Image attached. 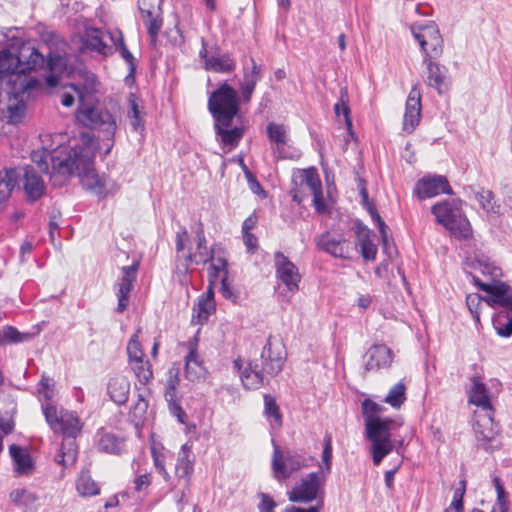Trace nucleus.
Returning <instances> with one entry per match:
<instances>
[{"mask_svg": "<svg viewBox=\"0 0 512 512\" xmlns=\"http://www.w3.org/2000/svg\"><path fill=\"white\" fill-rule=\"evenodd\" d=\"M236 68V63L228 54L212 55L205 61V69L217 73H230Z\"/></svg>", "mask_w": 512, "mask_h": 512, "instance_id": "41", "label": "nucleus"}, {"mask_svg": "<svg viewBox=\"0 0 512 512\" xmlns=\"http://www.w3.org/2000/svg\"><path fill=\"white\" fill-rule=\"evenodd\" d=\"M147 14L150 17L148 24H147V30H148L151 40L154 42L158 36V33H159L161 27H162V20L157 17H152V13L150 11H148Z\"/></svg>", "mask_w": 512, "mask_h": 512, "instance_id": "60", "label": "nucleus"}, {"mask_svg": "<svg viewBox=\"0 0 512 512\" xmlns=\"http://www.w3.org/2000/svg\"><path fill=\"white\" fill-rule=\"evenodd\" d=\"M261 502L259 503L260 512H273L276 506L275 501L267 494L262 493Z\"/></svg>", "mask_w": 512, "mask_h": 512, "instance_id": "64", "label": "nucleus"}, {"mask_svg": "<svg viewBox=\"0 0 512 512\" xmlns=\"http://www.w3.org/2000/svg\"><path fill=\"white\" fill-rule=\"evenodd\" d=\"M421 117V91L419 83L412 86L405 105L403 131L411 134L419 125Z\"/></svg>", "mask_w": 512, "mask_h": 512, "instance_id": "20", "label": "nucleus"}, {"mask_svg": "<svg viewBox=\"0 0 512 512\" xmlns=\"http://www.w3.org/2000/svg\"><path fill=\"white\" fill-rule=\"evenodd\" d=\"M349 94L348 89L343 87L340 89V98L339 102L334 105V111L337 116L343 114L345 123L348 131L352 134V120L350 117V108H349Z\"/></svg>", "mask_w": 512, "mask_h": 512, "instance_id": "51", "label": "nucleus"}, {"mask_svg": "<svg viewBox=\"0 0 512 512\" xmlns=\"http://www.w3.org/2000/svg\"><path fill=\"white\" fill-rule=\"evenodd\" d=\"M134 490L137 492H143L148 489L151 485V476L148 473L139 475L135 478L134 482Z\"/></svg>", "mask_w": 512, "mask_h": 512, "instance_id": "63", "label": "nucleus"}, {"mask_svg": "<svg viewBox=\"0 0 512 512\" xmlns=\"http://www.w3.org/2000/svg\"><path fill=\"white\" fill-rule=\"evenodd\" d=\"M306 190L313 196V204L318 212L325 210V203L322 194V183L319 175L314 168L303 170L300 175L299 188H293L291 190V196L293 201L298 204L302 203L305 197L308 195Z\"/></svg>", "mask_w": 512, "mask_h": 512, "instance_id": "10", "label": "nucleus"}, {"mask_svg": "<svg viewBox=\"0 0 512 512\" xmlns=\"http://www.w3.org/2000/svg\"><path fill=\"white\" fill-rule=\"evenodd\" d=\"M492 481L497 494L495 505L509 508V496L501 482V479L498 476H494Z\"/></svg>", "mask_w": 512, "mask_h": 512, "instance_id": "58", "label": "nucleus"}, {"mask_svg": "<svg viewBox=\"0 0 512 512\" xmlns=\"http://www.w3.org/2000/svg\"><path fill=\"white\" fill-rule=\"evenodd\" d=\"M466 273L468 269L479 271L484 276H489L492 281H498L502 276V270L491 259L483 254H477L473 258H467L464 263ZM469 276V274H467Z\"/></svg>", "mask_w": 512, "mask_h": 512, "instance_id": "26", "label": "nucleus"}, {"mask_svg": "<svg viewBox=\"0 0 512 512\" xmlns=\"http://www.w3.org/2000/svg\"><path fill=\"white\" fill-rule=\"evenodd\" d=\"M208 110L213 120L235 118L239 112V99L236 90L223 82L208 98Z\"/></svg>", "mask_w": 512, "mask_h": 512, "instance_id": "7", "label": "nucleus"}, {"mask_svg": "<svg viewBox=\"0 0 512 512\" xmlns=\"http://www.w3.org/2000/svg\"><path fill=\"white\" fill-rule=\"evenodd\" d=\"M20 175V171L16 168H4L0 171V204L10 198Z\"/></svg>", "mask_w": 512, "mask_h": 512, "instance_id": "36", "label": "nucleus"}, {"mask_svg": "<svg viewBox=\"0 0 512 512\" xmlns=\"http://www.w3.org/2000/svg\"><path fill=\"white\" fill-rule=\"evenodd\" d=\"M286 358L287 353L282 340L269 336L261 352L263 370L270 376H276L282 371Z\"/></svg>", "mask_w": 512, "mask_h": 512, "instance_id": "12", "label": "nucleus"}, {"mask_svg": "<svg viewBox=\"0 0 512 512\" xmlns=\"http://www.w3.org/2000/svg\"><path fill=\"white\" fill-rule=\"evenodd\" d=\"M325 481L326 478L320 473H309L288 492V498L291 502H311L317 499L318 493Z\"/></svg>", "mask_w": 512, "mask_h": 512, "instance_id": "13", "label": "nucleus"}, {"mask_svg": "<svg viewBox=\"0 0 512 512\" xmlns=\"http://www.w3.org/2000/svg\"><path fill=\"white\" fill-rule=\"evenodd\" d=\"M434 58L424 57L423 63L427 68L426 83L435 88L440 94L443 93V86L445 84V74L440 65L433 61Z\"/></svg>", "mask_w": 512, "mask_h": 512, "instance_id": "38", "label": "nucleus"}, {"mask_svg": "<svg viewBox=\"0 0 512 512\" xmlns=\"http://www.w3.org/2000/svg\"><path fill=\"white\" fill-rule=\"evenodd\" d=\"M81 50L95 52L104 57H108L114 52L113 48L103 41L102 31L95 27L85 29L81 40Z\"/></svg>", "mask_w": 512, "mask_h": 512, "instance_id": "24", "label": "nucleus"}, {"mask_svg": "<svg viewBox=\"0 0 512 512\" xmlns=\"http://www.w3.org/2000/svg\"><path fill=\"white\" fill-rule=\"evenodd\" d=\"M468 396L470 403L482 408L486 414L491 413L492 407L488 390L480 377L474 376L471 378V387Z\"/></svg>", "mask_w": 512, "mask_h": 512, "instance_id": "29", "label": "nucleus"}, {"mask_svg": "<svg viewBox=\"0 0 512 512\" xmlns=\"http://www.w3.org/2000/svg\"><path fill=\"white\" fill-rule=\"evenodd\" d=\"M406 400V385L403 381H399L391 387L384 402L391 405L393 408H400Z\"/></svg>", "mask_w": 512, "mask_h": 512, "instance_id": "52", "label": "nucleus"}, {"mask_svg": "<svg viewBox=\"0 0 512 512\" xmlns=\"http://www.w3.org/2000/svg\"><path fill=\"white\" fill-rule=\"evenodd\" d=\"M246 180L248 182L250 190L259 196L266 197V193L263 190L261 184L258 182L254 174L250 170H246Z\"/></svg>", "mask_w": 512, "mask_h": 512, "instance_id": "61", "label": "nucleus"}, {"mask_svg": "<svg viewBox=\"0 0 512 512\" xmlns=\"http://www.w3.org/2000/svg\"><path fill=\"white\" fill-rule=\"evenodd\" d=\"M266 130L269 140L276 144V151L282 157V149L288 142L286 127L283 124L271 122L267 125Z\"/></svg>", "mask_w": 512, "mask_h": 512, "instance_id": "45", "label": "nucleus"}, {"mask_svg": "<svg viewBox=\"0 0 512 512\" xmlns=\"http://www.w3.org/2000/svg\"><path fill=\"white\" fill-rule=\"evenodd\" d=\"M23 172V189L31 202L38 200L45 192V184L35 168L26 166Z\"/></svg>", "mask_w": 512, "mask_h": 512, "instance_id": "27", "label": "nucleus"}, {"mask_svg": "<svg viewBox=\"0 0 512 512\" xmlns=\"http://www.w3.org/2000/svg\"><path fill=\"white\" fill-rule=\"evenodd\" d=\"M139 331L134 333L127 344V355H128V363L132 361H136L139 359L146 358L145 353L141 347V344L138 339Z\"/></svg>", "mask_w": 512, "mask_h": 512, "instance_id": "56", "label": "nucleus"}, {"mask_svg": "<svg viewBox=\"0 0 512 512\" xmlns=\"http://www.w3.org/2000/svg\"><path fill=\"white\" fill-rule=\"evenodd\" d=\"M475 435L478 445L485 451H494L500 446L498 433L493 428V418L491 413H487L482 420L475 424Z\"/></svg>", "mask_w": 512, "mask_h": 512, "instance_id": "21", "label": "nucleus"}, {"mask_svg": "<svg viewBox=\"0 0 512 512\" xmlns=\"http://www.w3.org/2000/svg\"><path fill=\"white\" fill-rule=\"evenodd\" d=\"M373 233L365 226L359 225L356 230V237L361 249V255L365 260L374 261L377 256V246L372 240Z\"/></svg>", "mask_w": 512, "mask_h": 512, "instance_id": "33", "label": "nucleus"}, {"mask_svg": "<svg viewBox=\"0 0 512 512\" xmlns=\"http://www.w3.org/2000/svg\"><path fill=\"white\" fill-rule=\"evenodd\" d=\"M98 80L94 74L85 76L84 81L79 85H72L78 95L79 105L93 104L98 102L96 94L98 92Z\"/></svg>", "mask_w": 512, "mask_h": 512, "instance_id": "30", "label": "nucleus"}, {"mask_svg": "<svg viewBox=\"0 0 512 512\" xmlns=\"http://www.w3.org/2000/svg\"><path fill=\"white\" fill-rule=\"evenodd\" d=\"M366 371H377L388 368L393 361V354L389 347L383 344L373 345L366 352Z\"/></svg>", "mask_w": 512, "mask_h": 512, "instance_id": "25", "label": "nucleus"}, {"mask_svg": "<svg viewBox=\"0 0 512 512\" xmlns=\"http://www.w3.org/2000/svg\"><path fill=\"white\" fill-rule=\"evenodd\" d=\"M138 266V262H134L129 266L121 268L122 276L115 284L118 299L116 311L118 313H122L129 305V296L136 281Z\"/></svg>", "mask_w": 512, "mask_h": 512, "instance_id": "18", "label": "nucleus"}, {"mask_svg": "<svg viewBox=\"0 0 512 512\" xmlns=\"http://www.w3.org/2000/svg\"><path fill=\"white\" fill-rule=\"evenodd\" d=\"M42 411L50 428L63 436H77L82 429V422L76 413L60 409L52 404H42Z\"/></svg>", "mask_w": 512, "mask_h": 512, "instance_id": "8", "label": "nucleus"}, {"mask_svg": "<svg viewBox=\"0 0 512 512\" xmlns=\"http://www.w3.org/2000/svg\"><path fill=\"white\" fill-rule=\"evenodd\" d=\"M129 366L141 385H147L152 380L153 370L148 359L129 362Z\"/></svg>", "mask_w": 512, "mask_h": 512, "instance_id": "46", "label": "nucleus"}, {"mask_svg": "<svg viewBox=\"0 0 512 512\" xmlns=\"http://www.w3.org/2000/svg\"><path fill=\"white\" fill-rule=\"evenodd\" d=\"M130 392V382L125 376L113 377L108 384L110 398L118 405L126 403Z\"/></svg>", "mask_w": 512, "mask_h": 512, "instance_id": "34", "label": "nucleus"}, {"mask_svg": "<svg viewBox=\"0 0 512 512\" xmlns=\"http://www.w3.org/2000/svg\"><path fill=\"white\" fill-rule=\"evenodd\" d=\"M127 116L130 120V125L135 132H142L144 130L141 100L134 93H130L128 96Z\"/></svg>", "mask_w": 512, "mask_h": 512, "instance_id": "40", "label": "nucleus"}, {"mask_svg": "<svg viewBox=\"0 0 512 512\" xmlns=\"http://www.w3.org/2000/svg\"><path fill=\"white\" fill-rule=\"evenodd\" d=\"M76 489L81 496L90 497L100 493L98 484L88 472H81L76 481Z\"/></svg>", "mask_w": 512, "mask_h": 512, "instance_id": "48", "label": "nucleus"}, {"mask_svg": "<svg viewBox=\"0 0 512 512\" xmlns=\"http://www.w3.org/2000/svg\"><path fill=\"white\" fill-rule=\"evenodd\" d=\"M220 284H221L220 291H221L222 296L225 299L231 300L232 302L236 303L237 299H238V294L233 291L232 287L228 283V278L221 277Z\"/></svg>", "mask_w": 512, "mask_h": 512, "instance_id": "62", "label": "nucleus"}, {"mask_svg": "<svg viewBox=\"0 0 512 512\" xmlns=\"http://www.w3.org/2000/svg\"><path fill=\"white\" fill-rule=\"evenodd\" d=\"M367 210L369 211V214L371 215L373 221L377 224L383 241L386 242L388 228L387 225L381 219L380 215L378 214L376 208L373 205L367 204Z\"/></svg>", "mask_w": 512, "mask_h": 512, "instance_id": "59", "label": "nucleus"}, {"mask_svg": "<svg viewBox=\"0 0 512 512\" xmlns=\"http://www.w3.org/2000/svg\"><path fill=\"white\" fill-rule=\"evenodd\" d=\"M468 274L474 285L488 294L484 301L490 307H501L504 312H512V288L509 285L501 281L484 283L476 275L470 272Z\"/></svg>", "mask_w": 512, "mask_h": 512, "instance_id": "11", "label": "nucleus"}, {"mask_svg": "<svg viewBox=\"0 0 512 512\" xmlns=\"http://www.w3.org/2000/svg\"><path fill=\"white\" fill-rule=\"evenodd\" d=\"M76 120L85 127L96 129L107 135L109 141L105 154L110 153L114 145L117 122L114 115L106 108L93 104L79 105L75 114Z\"/></svg>", "mask_w": 512, "mask_h": 512, "instance_id": "6", "label": "nucleus"}, {"mask_svg": "<svg viewBox=\"0 0 512 512\" xmlns=\"http://www.w3.org/2000/svg\"><path fill=\"white\" fill-rule=\"evenodd\" d=\"M274 267L276 278L285 285L287 290L292 293L298 291L301 281L299 269L281 251L274 253Z\"/></svg>", "mask_w": 512, "mask_h": 512, "instance_id": "16", "label": "nucleus"}, {"mask_svg": "<svg viewBox=\"0 0 512 512\" xmlns=\"http://www.w3.org/2000/svg\"><path fill=\"white\" fill-rule=\"evenodd\" d=\"M264 416L270 423L272 429L282 427V414L275 398L270 394L264 395Z\"/></svg>", "mask_w": 512, "mask_h": 512, "instance_id": "44", "label": "nucleus"}, {"mask_svg": "<svg viewBox=\"0 0 512 512\" xmlns=\"http://www.w3.org/2000/svg\"><path fill=\"white\" fill-rule=\"evenodd\" d=\"M414 193L419 199L432 198L439 194H453L445 176L434 175L420 179L415 186Z\"/></svg>", "mask_w": 512, "mask_h": 512, "instance_id": "19", "label": "nucleus"}, {"mask_svg": "<svg viewBox=\"0 0 512 512\" xmlns=\"http://www.w3.org/2000/svg\"><path fill=\"white\" fill-rule=\"evenodd\" d=\"M512 312H500L493 318V326L498 335L510 337L512 335Z\"/></svg>", "mask_w": 512, "mask_h": 512, "instance_id": "53", "label": "nucleus"}, {"mask_svg": "<svg viewBox=\"0 0 512 512\" xmlns=\"http://www.w3.org/2000/svg\"><path fill=\"white\" fill-rule=\"evenodd\" d=\"M66 156L67 153L63 155L62 151L53 154L47 150H42L34 152L32 160L40 172L50 174L51 177L55 178L54 182L57 183V177L63 178V174L56 168V162L65 160Z\"/></svg>", "mask_w": 512, "mask_h": 512, "instance_id": "23", "label": "nucleus"}, {"mask_svg": "<svg viewBox=\"0 0 512 512\" xmlns=\"http://www.w3.org/2000/svg\"><path fill=\"white\" fill-rule=\"evenodd\" d=\"M77 436H64L57 462L63 466L73 465L77 459L78 448L76 444Z\"/></svg>", "mask_w": 512, "mask_h": 512, "instance_id": "39", "label": "nucleus"}, {"mask_svg": "<svg viewBox=\"0 0 512 512\" xmlns=\"http://www.w3.org/2000/svg\"><path fill=\"white\" fill-rule=\"evenodd\" d=\"M307 466V460L302 455L287 452L284 456L280 448L275 446L272 458V470L276 479H287L293 472Z\"/></svg>", "mask_w": 512, "mask_h": 512, "instance_id": "15", "label": "nucleus"}, {"mask_svg": "<svg viewBox=\"0 0 512 512\" xmlns=\"http://www.w3.org/2000/svg\"><path fill=\"white\" fill-rule=\"evenodd\" d=\"M202 371L201 363L198 359L197 350L195 346H191L189 353L185 357V375L194 381L197 379Z\"/></svg>", "mask_w": 512, "mask_h": 512, "instance_id": "49", "label": "nucleus"}, {"mask_svg": "<svg viewBox=\"0 0 512 512\" xmlns=\"http://www.w3.org/2000/svg\"><path fill=\"white\" fill-rule=\"evenodd\" d=\"M332 457H333L332 437H331V435L327 434L324 437L323 451H322V464L320 465V472H319L325 478L331 472Z\"/></svg>", "mask_w": 512, "mask_h": 512, "instance_id": "54", "label": "nucleus"}, {"mask_svg": "<svg viewBox=\"0 0 512 512\" xmlns=\"http://www.w3.org/2000/svg\"><path fill=\"white\" fill-rule=\"evenodd\" d=\"M261 78L260 67L252 60L250 72H244L243 80L239 84L242 99L248 103L253 95L257 82Z\"/></svg>", "mask_w": 512, "mask_h": 512, "instance_id": "35", "label": "nucleus"}, {"mask_svg": "<svg viewBox=\"0 0 512 512\" xmlns=\"http://www.w3.org/2000/svg\"><path fill=\"white\" fill-rule=\"evenodd\" d=\"M9 454L11 456L14 472L18 476H28L34 471V462L28 449L16 444L9 446Z\"/></svg>", "mask_w": 512, "mask_h": 512, "instance_id": "28", "label": "nucleus"}, {"mask_svg": "<svg viewBox=\"0 0 512 512\" xmlns=\"http://www.w3.org/2000/svg\"><path fill=\"white\" fill-rule=\"evenodd\" d=\"M474 198L489 216H499L501 214L502 207L495 201L494 195L490 190L480 189L475 191Z\"/></svg>", "mask_w": 512, "mask_h": 512, "instance_id": "42", "label": "nucleus"}, {"mask_svg": "<svg viewBox=\"0 0 512 512\" xmlns=\"http://www.w3.org/2000/svg\"><path fill=\"white\" fill-rule=\"evenodd\" d=\"M319 250L330 254L334 258L350 259L352 247L343 235L324 232L315 240Z\"/></svg>", "mask_w": 512, "mask_h": 512, "instance_id": "17", "label": "nucleus"}, {"mask_svg": "<svg viewBox=\"0 0 512 512\" xmlns=\"http://www.w3.org/2000/svg\"><path fill=\"white\" fill-rule=\"evenodd\" d=\"M464 202L453 198L439 201L432 205L431 213L438 224L447 229L451 235L458 239H469L473 229L463 210Z\"/></svg>", "mask_w": 512, "mask_h": 512, "instance_id": "5", "label": "nucleus"}, {"mask_svg": "<svg viewBox=\"0 0 512 512\" xmlns=\"http://www.w3.org/2000/svg\"><path fill=\"white\" fill-rule=\"evenodd\" d=\"M151 454L156 471L163 477L165 482H170L171 476L166 469V460L170 456V452L163 447L152 446Z\"/></svg>", "mask_w": 512, "mask_h": 512, "instance_id": "47", "label": "nucleus"}, {"mask_svg": "<svg viewBox=\"0 0 512 512\" xmlns=\"http://www.w3.org/2000/svg\"><path fill=\"white\" fill-rule=\"evenodd\" d=\"M233 367L240 373L242 384L246 389H259L264 385V370L259 369L258 364L249 362L243 368L242 360L238 358L233 361Z\"/></svg>", "mask_w": 512, "mask_h": 512, "instance_id": "22", "label": "nucleus"}, {"mask_svg": "<svg viewBox=\"0 0 512 512\" xmlns=\"http://www.w3.org/2000/svg\"><path fill=\"white\" fill-rule=\"evenodd\" d=\"M1 331L3 334L4 340H5V343H8V344H18V343H22V342H27L33 338L32 333L20 332L14 326H4L1 329Z\"/></svg>", "mask_w": 512, "mask_h": 512, "instance_id": "55", "label": "nucleus"}, {"mask_svg": "<svg viewBox=\"0 0 512 512\" xmlns=\"http://www.w3.org/2000/svg\"><path fill=\"white\" fill-rule=\"evenodd\" d=\"M56 168L63 174V178L77 175L82 186L98 196L105 197L118 189L113 180L96 173L94 151L90 146L71 148L65 160L56 162Z\"/></svg>", "mask_w": 512, "mask_h": 512, "instance_id": "1", "label": "nucleus"}, {"mask_svg": "<svg viewBox=\"0 0 512 512\" xmlns=\"http://www.w3.org/2000/svg\"><path fill=\"white\" fill-rule=\"evenodd\" d=\"M208 264V280L211 285H216L221 277L228 278V255L224 248Z\"/></svg>", "mask_w": 512, "mask_h": 512, "instance_id": "31", "label": "nucleus"}, {"mask_svg": "<svg viewBox=\"0 0 512 512\" xmlns=\"http://www.w3.org/2000/svg\"><path fill=\"white\" fill-rule=\"evenodd\" d=\"M411 33L418 42L424 57L438 58L443 52V38L434 21L414 23L410 26Z\"/></svg>", "mask_w": 512, "mask_h": 512, "instance_id": "9", "label": "nucleus"}, {"mask_svg": "<svg viewBox=\"0 0 512 512\" xmlns=\"http://www.w3.org/2000/svg\"><path fill=\"white\" fill-rule=\"evenodd\" d=\"M194 469V459L191 457V448L188 444H184L178 454L177 462L175 465V475L179 479H183L185 484H188L190 476Z\"/></svg>", "mask_w": 512, "mask_h": 512, "instance_id": "32", "label": "nucleus"}, {"mask_svg": "<svg viewBox=\"0 0 512 512\" xmlns=\"http://www.w3.org/2000/svg\"><path fill=\"white\" fill-rule=\"evenodd\" d=\"M10 500L16 506L25 510H33L37 506V496L26 488H16L10 493Z\"/></svg>", "mask_w": 512, "mask_h": 512, "instance_id": "43", "label": "nucleus"}, {"mask_svg": "<svg viewBox=\"0 0 512 512\" xmlns=\"http://www.w3.org/2000/svg\"><path fill=\"white\" fill-rule=\"evenodd\" d=\"M175 249L177 261H183L181 264L183 272L189 273L191 264L206 265L211 259L219 253L223 246L220 243H214L211 247L207 246V239L204 233L203 225L200 223L196 230V248L192 250L190 237L185 227H181L175 236Z\"/></svg>", "mask_w": 512, "mask_h": 512, "instance_id": "4", "label": "nucleus"}, {"mask_svg": "<svg viewBox=\"0 0 512 512\" xmlns=\"http://www.w3.org/2000/svg\"><path fill=\"white\" fill-rule=\"evenodd\" d=\"M214 310V301L203 300L199 298L197 304L193 308L192 321L196 322L197 324H203L208 320L209 316L214 312Z\"/></svg>", "mask_w": 512, "mask_h": 512, "instance_id": "50", "label": "nucleus"}, {"mask_svg": "<svg viewBox=\"0 0 512 512\" xmlns=\"http://www.w3.org/2000/svg\"><path fill=\"white\" fill-rule=\"evenodd\" d=\"M40 83L27 72L15 70L8 78L7 99H0V119L8 124H18L25 116L30 91Z\"/></svg>", "mask_w": 512, "mask_h": 512, "instance_id": "3", "label": "nucleus"}, {"mask_svg": "<svg viewBox=\"0 0 512 512\" xmlns=\"http://www.w3.org/2000/svg\"><path fill=\"white\" fill-rule=\"evenodd\" d=\"M484 299L477 293H471L466 296V305L476 323L480 322V306Z\"/></svg>", "mask_w": 512, "mask_h": 512, "instance_id": "57", "label": "nucleus"}, {"mask_svg": "<svg viewBox=\"0 0 512 512\" xmlns=\"http://www.w3.org/2000/svg\"><path fill=\"white\" fill-rule=\"evenodd\" d=\"M384 410L382 405L371 399H365L362 402L365 434L371 442V453L375 465H379L394 449L391 430L396 422L390 418H381L380 415Z\"/></svg>", "mask_w": 512, "mask_h": 512, "instance_id": "2", "label": "nucleus"}, {"mask_svg": "<svg viewBox=\"0 0 512 512\" xmlns=\"http://www.w3.org/2000/svg\"><path fill=\"white\" fill-rule=\"evenodd\" d=\"M233 119L214 120L215 138L224 153L234 150L245 134L243 126H232Z\"/></svg>", "mask_w": 512, "mask_h": 512, "instance_id": "14", "label": "nucleus"}, {"mask_svg": "<svg viewBox=\"0 0 512 512\" xmlns=\"http://www.w3.org/2000/svg\"><path fill=\"white\" fill-rule=\"evenodd\" d=\"M95 444L98 451L109 454H120L123 446L120 439L114 434L105 431L97 432Z\"/></svg>", "mask_w": 512, "mask_h": 512, "instance_id": "37", "label": "nucleus"}]
</instances>
